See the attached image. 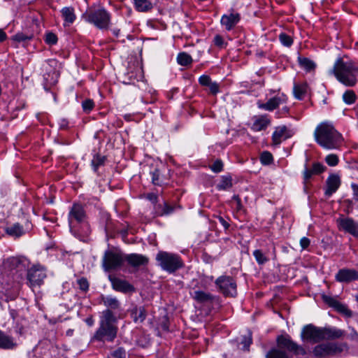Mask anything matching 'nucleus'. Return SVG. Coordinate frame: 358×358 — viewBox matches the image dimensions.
<instances>
[{"mask_svg":"<svg viewBox=\"0 0 358 358\" xmlns=\"http://www.w3.org/2000/svg\"><path fill=\"white\" fill-rule=\"evenodd\" d=\"M25 272V265L19 258L10 257L3 264L0 282L6 290L17 291Z\"/></svg>","mask_w":358,"mask_h":358,"instance_id":"nucleus-1","label":"nucleus"},{"mask_svg":"<svg viewBox=\"0 0 358 358\" xmlns=\"http://www.w3.org/2000/svg\"><path fill=\"white\" fill-rule=\"evenodd\" d=\"M331 72L346 87H354L358 83V64L338 58Z\"/></svg>","mask_w":358,"mask_h":358,"instance_id":"nucleus-2","label":"nucleus"},{"mask_svg":"<svg viewBox=\"0 0 358 358\" xmlns=\"http://www.w3.org/2000/svg\"><path fill=\"white\" fill-rule=\"evenodd\" d=\"M315 137L317 143L327 149L336 148L342 141L341 135L333 126L327 123L317 126L315 131Z\"/></svg>","mask_w":358,"mask_h":358,"instance_id":"nucleus-3","label":"nucleus"},{"mask_svg":"<svg viewBox=\"0 0 358 358\" xmlns=\"http://www.w3.org/2000/svg\"><path fill=\"white\" fill-rule=\"evenodd\" d=\"M277 343L279 349L273 348L269 350L266 358H289L287 353L282 350H286L295 355H304L306 354L305 349L294 342L289 336H280L277 338Z\"/></svg>","mask_w":358,"mask_h":358,"instance_id":"nucleus-4","label":"nucleus"},{"mask_svg":"<svg viewBox=\"0 0 358 358\" xmlns=\"http://www.w3.org/2000/svg\"><path fill=\"white\" fill-rule=\"evenodd\" d=\"M159 265L168 273H173L184 266L180 257L176 254L160 251L156 255Z\"/></svg>","mask_w":358,"mask_h":358,"instance_id":"nucleus-5","label":"nucleus"},{"mask_svg":"<svg viewBox=\"0 0 358 358\" xmlns=\"http://www.w3.org/2000/svg\"><path fill=\"white\" fill-rule=\"evenodd\" d=\"M125 262V255L117 248L105 251L102 267L106 272L119 270Z\"/></svg>","mask_w":358,"mask_h":358,"instance_id":"nucleus-6","label":"nucleus"},{"mask_svg":"<svg viewBox=\"0 0 358 358\" xmlns=\"http://www.w3.org/2000/svg\"><path fill=\"white\" fill-rule=\"evenodd\" d=\"M85 20L99 29H106L110 22L109 14L103 9L87 12L83 15Z\"/></svg>","mask_w":358,"mask_h":358,"instance_id":"nucleus-7","label":"nucleus"},{"mask_svg":"<svg viewBox=\"0 0 358 358\" xmlns=\"http://www.w3.org/2000/svg\"><path fill=\"white\" fill-rule=\"evenodd\" d=\"M216 285L224 296H235L237 294L236 283L230 276H220L215 280Z\"/></svg>","mask_w":358,"mask_h":358,"instance_id":"nucleus-8","label":"nucleus"},{"mask_svg":"<svg viewBox=\"0 0 358 358\" xmlns=\"http://www.w3.org/2000/svg\"><path fill=\"white\" fill-rule=\"evenodd\" d=\"M117 328L115 324L100 323L94 338L97 341H113L117 336Z\"/></svg>","mask_w":358,"mask_h":358,"instance_id":"nucleus-9","label":"nucleus"},{"mask_svg":"<svg viewBox=\"0 0 358 358\" xmlns=\"http://www.w3.org/2000/svg\"><path fill=\"white\" fill-rule=\"evenodd\" d=\"M301 336L303 341L319 343L323 341L322 328L317 327L313 324H308L303 328Z\"/></svg>","mask_w":358,"mask_h":358,"instance_id":"nucleus-10","label":"nucleus"},{"mask_svg":"<svg viewBox=\"0 0 358 358\" xmlns=\"http://www.w3.org/2000/svg\"><path fill=\"white\" fill-rule=\"evenodd\" d=\"M338 348L333 343L318 345L313 349V355L317 358H327L337 352Z\"/></svg>","mask_w":358,"mask_h":358,"instance_id":"nucleus-11","label":"nucleus"},{"mask_svg":"<svg viewBox=\"0 0 358 358\" xmlns=\"http://www.w3.org/2000/svg\"><path fill=\"white\" fill-rule=\"evenodd\" d=\"M85 217V213L82 205L75 203L73 205L69 215V227H73L74 222H82Z\"/></svg>","mask_w":358,"mask_h":358,"instance_id":"nucleus-12","label":"nucleus"},{"mask_svg":"<svg viewBox=\"0 0 358 358\" xmlns=\"http://www.w3.org/2000/svg\"><path fill=\"white\" fill-rule=\"evenodd\" d=\"M46 277L45 271L36 266L31 268L27 271V278L31 285H40Z\"/></svg>","mask_w":358,"mask_h":358,"instance_id":"nucleus-13","label":"nucleus"},{"mask_svg":"<svg viewBox=\"0 0 358 358\" xmlns=\"http://www.w3.org/2000/svg\"><path fill=\"white\" fill-rule=\"evenodd\" d=\"M108 279L112 284L113 288L116 291L127 293L132 292L135 290L134 286L126 280H122L112 275L108 276Z\"/></svg>","mask_w":358,"mask_h":358,"instance_id":"nucleus-14","label":"nucleus"},{"mask_svg":"<svg viewBox=\"0 0 358 358\" xmlns=\"http://www.w3.org/2000/svg\"><path fill=\"white\" fill-rule=\"evenodd\" d=\"M287 99V96L284 94H278L268 99L266 103H258V106L259 108L272 111L277 108L280 104L285 103Z\"/></svg>","mask_w":358,"mask_h":358,"instance_id":"nucleus-15","label":"nucleus"},{"mask_svg":"<svg viewBox=\"0 0 358 358\" xmlns=\"http://www.w3.org/2000/svg\"><path fill=\"white\" fill-rule=\"evenodd\" d=\"M336 281L340 282H350L358 280V271L355 269H340L335 276Z\"/></svg>","mask_w":358,"mask_h":358,"instance_id":"nucleus-16","label":"nucleus"},{"mask_svg":"<svg viewBox=\"0 0 358 358\" xmlns=\"http://www.w3.org/2000/svg\"><path fill=\"white\" fill-rule=\"evenodd\" d=\"M294 131L289 129L286 126H279L275 128V131L272 136V140L275 145H278L281 143L282 139H287L293 136Z\"/></svg>","mask_w":358,"mask_h":358,"instance_id":"nucleus-17","label":"nucleus"},{"mask_svg":"<svg viewBox=\"0 0 358 358\" xmlns=\"http://www.w3.org/2000/svg\"><path fill=\"white\" fill-rule=\"evenodd\" d=\"M339 227L355 237H358V224L352 218H339L337 220Z\"/></svg>","mask_w":358,"mask_h":358,"instance_id":"nucleus-18","label":"nucleus"},{"mask_svg":"<svg viewBox=\"0 0 358 358\" xmlns=\"http://www.w3.org/2000/svg\"><path fill=\"white\" fill-rule=\"evenodd\" d=\"M125 262L132 267H138L147 265L149 262V259L143 255L133 253L125 255Z\"/></svg>","mask_w":358,"mask_h":358,"instance_id":"nucleus-19","label":"nucleus"},{"mask_svg":"<svg viewBox=\"0 0 358 358\" xmlns=\"http://www.w3.org/2000/svg\"><path fill=\"white\" fill-rule=\"evenodd\" d=\"M327 189L325 195L330 196L336 192L341 185L340 177L336 174H331L326 181Z\"/></svg>","mask_w":358,"mask_h":358,"instance_id":"nucleus-20","label":"nucleus"},{"mask_svg":"<svg viewBox=\"0 0 358 358\" xmlns=\"http://www.w3.org/2000/svg\"><path fill=\"white\" fill-rule=\"evenodd\" d=\"M240 20L238 13H231L229 15H224L221 19V24L225 27L228 31L231 30Z\"/></svg>","mask_w":358,"mask_h":358,"instance_id":"nucleus-21","label":"nucleus"},{"mask_svg":"<svg viewBox=\"0 0 358 358\" xmlns=\"http://www.w3.org/2000/svg\"><path fill=\"white\" fill-rule=\"evenodd\" d=\"M271 120L268 118L266 115L255 116L254 117V122L252 126V129L255 131L265 130L270 124Z\"/></svg>","mask_w":358,"mask_h":358,"instance_id":"nucleus-22","label":"nucleus"},{"mask_svg":"<svg viewBox=\"0 0 358 358\" xmlns=\"http://www.w3.org/2000/svg\"><path fill=\"white\" fill-rule=\"evenodd\" d=\"M322 335L323 341L334 340L341 338L344 335V332L336 328L324 327L322 328Z\"/></svg>","mask_w":358,"mask_h":358,"instance_id":"nucleus-23","label":"nucleus"},{"mask_svg":"<svg viewBox=\"0 0 358 358\" xmlns=\"http://www.w3.org/2000/svg\"><path fill=\"white\" fill-rule=\"evenodd\" d=\"M131 315L136 323H142L146 318V311L143 306L135 307L131 310Z\"/></svg>","mask_w":358,"mask_h":358,"instance_id":"nucleus-24","label":"nucleus"},{"mask_svg":"<svg viewBox=\"0 0 358 358\" xmlns=\"http://www.w3.org/2000/svg\"><path fill=\"white\" fill-rule=\"evenodd\" d=\"M15 345L13 338L0 330V348L12 349Z\"/></svg>","mask_w":358,"mask_h":358,"instance_id":"nucleus-25","label":"nucleus"},{"mask_svg":"<svg viewBox=\"0 0 358 358\" xmlns=\"http://www.w3.org/2000/svg\"><path fill=\"white\" fill-rule=\"evenodd\" d=\"M62 15L64 20V25L72 24L76 20L74 9L71 7H65L62 10Z\"/></svg>","mask_w":358,"mask_h":358,"instance_id":"nucleus-26","label":"nucleus"},{"mask_svg":"<svg viewBox=\"0 0 358 358\" xmlns=\"http://www.w3.org/2000/svg\"><path fill=\"white\" fill-rule=\"evenodd\" d=\"M5 231L9 236L16 238L21 236L24 234L23 227L19 223L6 227Z\"/></svg>","mask_w":358,"mask_h":358,"instance_id":"nucleus-27","label":"nucleus"},{"mask_svg":"<svg viewBox=\"0 0 358 358\" xmlns=\"http://www.w3.org/2000/svg\"><path fill=\"white\" fill-rule=\"evenodd\" d=\"M193 298L199 303H206L211 301L213 296L210 294L203 291H195L194 292Z\"/></svg>","mask_w":358,"mask_h":358,"instance_id":"nucleus-28","label":"nucleus"},{"mask_svg":"<svg viewBox=\"0 0 358 358\" xmlns=\"http://www.w3.org/2000/svg\"><path fill=\"white\" fill-rule=\"evenodd\" d=\"M308 86L306 84H296L294 86V95L298 99H302L307 92Z\"/></svg>","mask_w":358,"mask_h":358,"instance_id":"nucleus-29","label":"nucleus"},{"mask_svg":"<svg viewBox=\"0 0 358 358\" xmlns=\"http://www.w3.org/2000/svg\"><path fill=\"white\" fill-rule=\"evenodd\" d=\"M136 9L140 12H146L152 8L148 0H134Z\"/></svg>","mask_w":358,"mask_h":358,"instance_id":"nucleus-30","label":"nucleus"},{"mask_svg":"<svg viewBox=\"0 0 358 358\" xmlns=\"http://www.w3.org/2000/svg\"><path fill=\"white\" fill-rule=\"evenodd\" d=\"M232 187V179L229 176H223L220 182L217 185L219 190H227Z\"/></svg>","mask_w":358,"mask_h":358,"instance_id":"nucleus-31","label":"nucleus"},{"mask_svg":"<svg viewBox=\"0 0 358 358\" xmlns=\"http://www.w3.org/2000/svg\"><path fill=\"white\" fill-rule=\"evenodd\" d=\"M298 61L301 67L303 68L308 71L314 69L315 67V63L308 58L299 57Z\"/></svg>","mask_w":358,"mask_h":358,"instance_id":"nucleus-32","label":"nucleus"},{"mask_svg":"<svg viewBox=\"0 0 358 358\" xmlns=\"http://www.w3.org/2000/svg\"><path fill=\"white\" fill-rule=\"evenodd\" d=\"M116 319L110 310H106L103 312V317L100 323H107L108 324H114Z\"/></svg>","mask_w":358,"mask_h":358,"instance_id":"nucleus-33","label":"nucleus"},{"mask_svg":"<svg viewBox=\"0 0 358 358\" xmlns=\"http://www.w3.org/2000/svg\"><path fill=\"white\" fill-rule=\"evenodd\" d=\"M177 61L182 66H187L192 62V57L186 52H180L177 57Z\"/></svg>","mask_w":358,"mask_h":358,"instance_id":"nucleus-34","label":"nucleus"},{"mask_svg":"<svg viewBox=\"0 0 358 358\" xmlns=\"http://www.w3.org/2000/svg\"><path fill=\"white\" fill-rule=\"evenodd\" d=\"M343 99L347 104L354 103L357 99V96L353 90H348L343 95Z\"/></svg>","mask_w":358,"mask_h":358,"instance_id":"nucleus-35","label":"nucleus"},{"mask_svg":"<svg viewBox=\"0 0 358 358\" xmlns=\"http://www.w3.org/2000/svg\"><path fill=\"white\" fill-rule=\"evenodd\" d=\"M106 161V157L105 156H101L99 155H96L93 159L92 160V166H93V169L94 171H96L98 168L100 166H103Z\"/></svg>","mask_w":358,"mask_h":358,"instance_id":"nucleus-36","label":"nucleus"},{"mask_svg":"<svg viewBox=\"0 0 358 358\" xmlns=\"http://www.w3.org/2000/svg\"><path fill=\"white\" fill-rule=\"evenodd\" d=\"M103 303H104L105 306H106L113 310L118 309L120 307V303H119L118 300L115 298L106 297L103 300Z\"/></svg>","mask_w":358,"mask_h":358,"instance_id":"nucleus-37","label":"nucleus"},{"mask_svg":"<svg viewBox=\"0 0 358 358\" xmlns=\"http://www.w3.org/2000/svg\"><path fill=\"white\" fill-rule=\"evenodd\" d=\"M253 255L259 264H264L268 261V259L260 250H256L253 252Z\"/></svg>","mask_w":358,"mask_h":358,"instance_id":"nucleus-38","label":"nucleus"},{"mask_svg":"<svg viewBox=\"0 0 358 358\" xmlns=\"http://www.w3.org/2000/svg\"><path fill=\"white\" fill-rule=\"evenodd\" d=\"M335 310L348 317H350L352 315V311L349 310L345 305L342 304L340 302H338L336 306Z\"/></svg>","mask_w":358,"mask_h":358,"instance_id":"nucleus-39","label":"nucleus"},{"mask_svg":"<svg viewBox=\"0 0 358 358\" xmlns=\"http://www.w3.org/2000/svg\"><path fill=\"white\" fill-rule=\"evenodd\" d=\"M260 161L264 165H268L273 162V156L271 152L264 151L260 155Z\"/></svg>","mask_w":358,"mask_h":358,"instance_id":"nucleus-40","label":"nucleus"},{"mask_svg":"<svg viewBox=\"0 0 358 358\" xmlns=\"http://www.w3.org/2000/svg\"><path fill=\"white\" fill-rule=\"evenodd\" d=\"M279 39H280V42L282 43V44L286 47H289L293 43L292 38L290 36H289L285 33H281L279 35Z\"/></svg>","mask_w":358,"mask_h":358,"instance_id":"nucleus-41","label":"nucleus"},{"mask_svg":"<svg viewBox=\"0 0 358 358\" xmlns=\"http://www.w3.org/2000/svg\"><path fill=\"white\" fill-rule=\"evenodd\" d=\"M252 343V336L251 334L249 332L248 336H244L242 338L241 341V345H243L242 350L245 351H248L249 350V347Z\"/></svg>","mask_w":358,"mask_h":358,"instance_id":"nucleus-42","label":"nucleus"},{"mask_svg":"<svg viewBox=\"0 0 358 358\" xmlns=\"http://www.w3.org/2000/svg\"><path fill=\"white\" fill-rule=\"evenodd\" d=\"M108 358H126V351L123 348H118L110 353Z\"/></svg>","mask_w":358,"mask_h":358,"instance_id":"nucleus-43","label":"nucleus"},{"mask_svg":"<svg viewBox=\"0 0 358 358\" xmlns=\"http://www.w3.org/2000/svg\"><path fill=\"white\" fill-rule=\"evenodd\" d=\"M322 299L325 303L328 304L330 307H332L334 308H336V306L339 302L334 297L325 294H323L322 296Z\"/></svg>","mask_w":358,"mask_h":358,"instance_id":"nucleus-44","label":"nucleus"},{"mask_svg":"<svg viewBox=\"0 0 358 358\" xmlns=\"http://www.w3.org/2000/svg\"><path fill=\"white\" fill-rule=\"evenodd\" d=\"M77 284L78 285L79 289L83 292H86L89 289V282L86 278H80L77 280Z\"/></svg>","mask_w":358,"mask_h":358,"instance_id":"nucleus-45","label":"nucleus"},{"mask_svg":"<svg viewBox=\"0 0 358 358\" xmlns=\"http://www.w3.org/2000/svg\"><path fill=\"white\" fill-rule=\"evenodd\" d=\"M33 38V35H27L23 33H17L13 36V39L17 42H22L27 40H31Z\"/></svg>","mask_w":358,"mask_h":358,"instance_id":"nucleus-46","label":"nucleus"},{"mask_svg":"<svg viewBox=\"0 0 358 358\" xmlns=\"http://www.w3.org/2000/svg\"><path fill=\"white\" fill-rule=\"evenodd\" d=\"M325 162L331 166H334L338 163V157L336 155L331 154L326 157Z\"/></svg>","mask_w":358,"mask_h":358,"instance_id":"nucleus-47","label":"nucleus"},{"mask_svg":"<svg viewBox=\"0 0 358 358\" xmlns=\"http://www.w3.org/2000/svg\"><path fill=\"white\" fill-rule=\"evenodd\" d=\"M45 41L48 45H55L57 42V37L54 33L48 32L45 35Z\"/></svg>","mask_w":358,"mask_h":358,"instance_id":"nucleus-48","label":"nucleus"},{"mask_svg":"<svg viewBox=\"0 0 358 358\" xmlns=\"http://www.w3.org/2000/svg\"><path fill=\"white\" fill-rule=\"evenodd\" d=\"M175 207L170 206L168 203L164 202L160 215H169L173 212Z\"/></svg>","mask_w":358,"mask_h":358,"instance_id":"nucleus-49","label":"nucleus"},{"mask_svg":"<svg viewBox=\"0 0 358 358\" xmlns=\"http://www.w3.org/2000/svg\"><path fill=\"white\" fill-rule=\"evenodd\" d=\"M94 106V101L91 99H86L83 102V108L85 112H90Z\"/></svg>","mask_w":358,"mask_h":358,"instance_id":"nucleus-50","label":"nucleus"},{"mask_svg":"<svg viewBox=\"0 0 358 358\" xmlns=\"http://www.w3.org/2000/svg\"><path fill=\"white\" fill-rule=\"evenodd\" d=\"M223 164L220 159L216 160L211 166L210 169L215 173L220 172L222 170Z\"/></svg>","mask_w":358,"mask_h":358,"instance_id":"nucleus-51","label":"nucleus"},{"mask_svg":"<svg viewBox=\"0 0 358 358\" xmlns=\"http://www.w3.org/2000/svg\"><path fill=\"white\" fill-rule=\"evenodd\" d=\"M152 174V182L155 185H160V182H159V176H160V173H159V169H155L154 170V171H152L151 173Z\"/></svg>","mask_w":358,"mask_h":358,"instance_id":"nucleus-52","label":"nucleus"},{"mask_svg":"<svg viewBox=\"0 0 358 358\" xmlns=\"http://www.w3.org/2000/svg\"><path fill=\"white\" fill-rule=\"evenodd\" d=\"M315 174L313 169H309L308 168H306L303 171V180H304V185L305 187H306V183L312 177V176Z\"/></svg>","mask_w":358,"mask_h":358,"instance_id":"nucleus-53","label":"nucleus"},{"mask_svg":"<svg viewBox=\"0 0 358 358\" xmlns=\"http://www.w3.org/2000/svg\"><path fill=\"white\" fill-rule=\"evenodd\" d=\"M312 169L315 174H319L324 171L326 167L320 163H315L313 165Z\"/></svg>","mask_w":358,"mask_h":358,"instance_id":"nucleus-54","label":"nucleus"},{"mask_svg":"<svg viewBox=\"0 0 358 358\" xmlns=\"http://www.w3.org/2000/svg\"><path fill=\"white\" fill-rule=\"evenodd\" d=\"M199 83L203 86H208L211 83V79L208 76L203 75L199 78Z\"/></svg>","mask_w":358,"mask_h":358,"instance_id":"nucleus-55","label":"nucleus"},{"mask_svg":"<svg viewBox=\"0 0 358 358\" xmlns=\"http://www.w3.org/2000/svg\"><path fill=\"white\" fill-rule=\"evenodd\" d=\"M214 43L216 46L219 47L220 48H222L224 45V41L223 38L220 35H216L214 37Z\"/></svg>","mask_w":358,"mask_h":358,"instance_id":"nucleus-56","label":"nucleus"},{"mask_svg":"<svg viewBox=\"0 0 358 358\" xmlns=\"http://www.w3.org/2000/svg\"><path fill=\"white\" fill-rule=\"evenodd\" d=\"M208 87L213 94H216L219 92V85L215 82H212Z\"/></svg>","mask_w":358,"mask_h":358,"instance_id":"nucleus-57","label":"nucleus"},{"mask_svg":"<svg viewBox=\"0 0 358 358\" xmlns=\"http://www.w3.org/2000/svg\"><path fill=\"white\" fill-rule=\"evenodd\" d=\"M233 200L236 201V209L240 210L242 208L241 200L238 195H234L232 198Z\"/></svg>","mask_w":358,"mask_h":358,"instance_id":"nucleus-58","label":"nucleus"},{"mask_svg":"<svg viewBox=\"0 0 358 358\" xmlns=\"http://www.w3.org/2000/svg\"><path fill=\"white\" fill-rule=\"evenodd\" d=\"M300 243L302 248L306 249L310 245V240L308 238L303 237L301 239Z\"/></svg>","mask_w":358,"mask_h":358,"instance_id":"nucleus-59","label":"nucleus"},{"mask_svg":"<svg viewBox=\"0 0 358 358\" xmlns=\"http://www.w3.org/2000/svg\"><path fill=\"white\" fill-rule=\"evenodd\" d=\"M352 188L353 190L354 198L355 200L358 201V185L352 184Z\"/></svg>","mask_w":358,"mask_h":358,"instance_id":"nucleus-60","label":"nucleus"},{"mask_svg":"<svg viewBox=\"0 0 358 358\" xmlns=\"http://www.w3.org/2000/svg\"><path fill=\"white\" fill-rule=\"evenodd\" d=\"M219 220L225 229H227L229 227V224L225 221L223 217H220Z\"/></svg>","mask_w":358,"mask_h":358,"instance_id":"nucleus-61","label":"nucleus"},{"mask_svg":"<svg viewBox=\"0 0 358 358\" xmlns=\"http://www.w3.org/2000/svg\"><path fill=\"white\" fill-rule=\"evenodd\" d=\"M10 313L12 318L15 320L18 315L17 310H15L14 309H10Z\"/></svg>","mask_w":358,"mask_h":358,"instance_id":"nucleus-62","label":"nucleus"},{"mask_svg":"<svg viewBox=\"0 0 358 358\" xmlns=\"http://www.w3.org/2000/svg\"><path fill=\"white\" fill-rule=\"evenodd\" d=\"M6 33L2 29H0V42L3 41L6 39Z\"/></svg>","mask_w":358,"mask_h":358,"instance_id":"nucleus-63","label":"nucleus"},{"mask_svg":"<svg viewBox=\"0 0 358 358\" xmlns=\"http://www.w3.org/2000/svg\"><path fill=\"white\" fill-rule=\"evenodd\" d=\"M148 198L151 201H157V196L155 194H150L148 195Z\"/></svg>","mask_w":358,"mask_h":358,"instance_id":"nucleus-64","label":"nucleus"}]
</instances>
